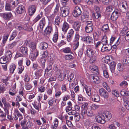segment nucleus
Wrapping results in <instances>:
<instances>
[{"instance_id": "72a5a7b5", "label": "nucleus", "mask_w": 129, "mask_h": 129, "mask_svg": "<svg viewBox=\"0 0 129 129\" xmlns=\"http://www.w3.org/2000/svg\"><path fill=\"white\" fill-rule=\"evenodd\" d=\"M62 50L63 52L65 53H72L70 48L69 47H67L62 49Z\"/></svg>"}, {"instance_id": "4c0bfd02", "label": "nucleus", "mask_w": 129, "mask_h": 129, "mask_svg": "<svg viewBox=\"0 0 129 129\" xmlns=\"http://www.w3.org/2000/svg\"><path fill=\"white\" fill-rule=\"evenodd\" d=\"M93 26H86L85 28L86 32L87 33H90L93 30Z\"/></svg>"}, {"instance_id": "20e7f679", "label": "nucleus", "mask_w": 129, "mask_h": 129, "mask_svg": "<svg viewBox=\"0 0 129 129\" xmlns=\"http://www.w3.org/2000/svg\"><path fill=\"white\" fill-rule=\"evenodd\" d=\"M102 116L103 118H104L105 122L109 121L112 118L111 113L109 111H106L102 113Z\"/></svg>"}, {"instance_id": "7ed1b4c3", "label": "nucleus", "mask_w": 129, "mask_h": 129, "mask_svg": "<svg viewBox=\"0 0 129 129\" xmlns=\"http://www.w3.org/2000/svg\"><path fill=\"white\" fill-rule=\"evenodd\" d=\"M81 114L83 117H85L86 115L87 116L91 117L94 115V114L92 110L90 108L88 109L81 113Z\"/></svg>"}, {"instance_id": "a18cd8bd", "label": "nucleus", "mask_w": 129, "mask_h": 129, "mask_svg": "<svg viewBox=\"0 0 129 129\" xmlns=\"http://www.w3.org/2000/svg\"><path fill=\"white\" fill-rule=\"evenodd\" d=\"M120 94L122 96H127L129 94V92L124 89H123L120 91Z\"/></svg>"}, {"instance_id": "473e14b6", "label": "nucleus", "mask_w": 129, "mask_h": 129, "mask_svg": "<svg viewBox=\"0 0 129 129\" xmlns=\"http://www.w3.org/2000/svg\"><path fill=\"white\" fill-rule=\"evenodd\" d=\"M10 60L5 56L2 57L0 59V63L1 64L6 63L8 61Z\"/></svg>"}, {"instance_id": "8fccbe9b", "label": "nucleus", "mask_w": 129, "mask_h": 129, "mask_svg": "<svg viewBox=\"0 0 129 129\" xmlns=\"http://www.w3.org/2000/svg\"><path fill=\"white\" fill-rule=\"evenodd\" d=\"M46 60V59L45 58L42 57L40 60L41 66L43 68L45 67Z\"/></svg>"}, {"instance_id": "864d4df0", "label": "nucleus", "mask_w": 129, "mask_h": 129, "mask_svg": "<svg viewBox=\"0 0 129 129\" xmlns=\"http://www.w3.org/2000/svg\"><path fill=\"white\" fill-rule=\"evenodd\" d=\"M120 42V38H119L117 40V41L116 42L115 44L114 45L112 46V47L113 48L115 49H117V46H118Z\"/></svg>"}, {"instance_id": "58836bf2", "label": "nucleus", "mask_w": 129, "mask_h": 129, "mask_svg": "<svg viewBox=\"0 0 129 129\" xmlns=\"http://www.w3.org/2000/svg\"><path fill=\"white\" fill-rule=\"evenodd\" d=\"M66 76L65 73H63L59 76H57V79L59 81H62L64 79Z\"/></svg>"}, {"instance_id": "2f4dec72", "label": "nucleus", "mask_w": 129, "mask_h": 129, "mask_svg": "<svg viewBox=\"0 0 129 129\" xmlns=\"http://www.w3.org/2000/svg\"><path fill=\"white\" fill-rule=\"evenodd\" d=\"M5 10L7 11H11L12 10L14 9L9 4V2H6L5 7Z\"/></svg>"}, {"instance_id": "6e6552de", "label": "nucleus", "mask_w": 129, "mask_h": 129, "mask_svg": "<svg viewBox=\"0 0 129 129\" xmlns=\"http://www.w3.org/2000/svg\"><path fill=\"white\" fill-rule=\"evenodd\" d=\"M80 8L78 6H76L73 11V15L74 17H77L80 16L81 13Z\"/></svg>"}, {"instance_id": "f704fd0d", "label": "nucleus", "mask_w": 129, "mask_h": 129, "mask_svg": "<svg viewBox=\"0 0 129 129\" xmlns=\"http://www.w3.org/2000/svg\"><path fill=\"white\" fill-rule=\"evenodd\" d=\"M60 17L58 14L55 18L54 23L55 24L58 25L60 23Z\"/></svg>"}, {"instance_id": "69168bd1", "label": "nucleus", "mask_w": 129, "mask_h": 129, "mask_svg": "<svg viewBox=\"0 0 129 129\" xmlns=\"http://www.w3.org/2000/svg\"><path fill=\"white\" fill-rule=\"evenodd\" d=\"M39 92L42 93L44 92L45 90V87L43 85L41 86L40 87H38Z\"/></svg>"}, {"instance_id": "2eb2a0df", "label": "nucleus", "mask_w": 129, "mask_h": 129, "mask_svg": "<svg viewBox=\"0 0 129 129\" xmlns=\"http://www.w3.org/2000/svg\"><path fill=\"white\" fill-rule=\"evenodd\" d=\"M127 4L126 2L124 1L122 2V3L120 5L122 6L121 11L122 12L125 13L128 10V7Z\"/></svg>"}, {"instance_id": "0e129e2a", "label": "nucleus", "mask_w": 129, "mask_h": 129, "mask_svg": "<svg viewBox=\"0 0 129 129\" xmlns=\"http://www.w3.org/2000/svg\"><path fill=\"white\" fill-rule=\"evenodd\" d=\"M24 80L25 82H28L30 80V78L29 76L27 74L25 75L24 76Z\"/></svg>"}, {"instance_id": "de8ad7c7", "label": "nucleus", "mask_w": 129, "mask_h": 129, "mask_svg": "<svg viewBox=\"0 0 129 129\" xmlns=\"http://www.w3.org/2000/svg\"><path fill=\"white\" fill-rule=\"evenodd\" d=\"M119 86L122 87L126 88L128 86L127 82L126 81L123 80L120 84Z\"/></svg>"}, {"instance_id": "a19ab883", "label": "nucleus", "mask_w": 129, "mask_h": 129, "mask_svg": "<svg viewBox=\"0 0 129 129\" xmlns=\"http://www.w3.org/2000/svg\"><path fill=\"white\" fill-rule=\"evenodd\" d=\"M58 32L57 31L55 32L53 35V40L54 43H56L57 42L58 39Z\"/></svg>"}, {"instance_id": "a211bd4d", "label": "nucleus", "mask_w": 129, "mask_h": 129, "mask_svg": "<svg viewBox=\"0 0 129 129\" xmlns=\"http://www.w3.org/2000/svg\"><path fill=\"white\" fill-rule=\"evenodd\" d=\"M9 3L12 8L14 9L18 4V0H10Z\"/></svg>"}, {"instance_id": "6ab92c4d", "label": "nucleus", "mask_w": 129, "mask_h": 129, "mask_svg": "<svg viewBox=\"0 0 129 129\" xmlns=\"http://www.w3.org/2000/svg\"><path fill=\"white\" fill-rule=\"evenodd\" d=\"M80 26L81 23L79 22L76 21L74 22L73 27L76 31H79Z\"/></svg>"}, {"instance_id": "4be33fe9", "label": "nucleus", "mask_w": 129, "mask_h": 129, "mask_svg": "<svg viewBox=\"0 0 129 129\" xmlns=\"http://www.w3.org/2000/svg\"><path fill=\"white\" fill-rule=\"evenodd\" d=\"M92 101H93L98 102L100 101V96L97 94H95L91 97Z\"/></svg>"}, {"instance_id": "c9c22d12", "label": "nucleus", "mask_w": 129, "mask_h": 129, "mask_svg": "<svg viewBox=\"0 0 129 129\" xmlns=\"http://www.w3.org/2000/svg\"><path fill=\"white\" fill-rule=\"evenodd\" d=\"M101 30L104 32L108 31H109V29L108 24H106L103 25L101 28Z\"/></svg>"}, {"instance_id": "f8f14e48", "label": "nucleus", "mask_w": 129, "mask_h": 129, "mask_svg": "<svg viewBox=\"0 0 129 129\" xmlns=\"http://www.w3.org/2000/svg\"><path fill=\"white\" fill-rule=\"evenodd\" d=\"M119 15L118 10L117 9H115L111 15V19L113 21L116 20L118 17Z\"/></svg>"}, {"instance_id": "cd10ccee", "label": "nucleus", "mask_w": 129, "mask_h": 129, "mask_svg": "<svg viewBox=\"0 0 129 129\" xmlns=\"http://www.w3.org/2000/svg\"><path fill=\"white\" fill-rule=\"evenodd\" d=\"M84 41H86V43L88 44H90L93 42V40L92 38L89 36H87L83 38Z\"/></svg>"}, {"instance_id": "aec40b11", "label": "nucleus", "mask_w": 129, "mask_h": 129, "mask_svg": "<svg viewBox=\"0 0 129 129\" xmlns=\"http://www.w3.org/2000/svg\"><path fill=\"white\" fill-rule=\"evenodd\" d=\"M102 116V114H101L100 116H97L96 117V121L98 122L103 124L105 122V120H104V118H103Z\"/></svg>"}, {"instance_id": "37998d69", "label": "nucleus", "mask_w": 129, "mask_h": 129, "mask_svg": "<svg viewBox=\"0 0 129 129\" xmlns=\"http://www.w3.org/2000/svg\"><path fill=\"white\" fill-rule=\"evenodd\" d=\"M6 86L4 85V84L2 83L0 85V93H3L6 90Z\"/></svg>"}, {"instance_id": "c85d7f7f", "label": "nucleus", "mask_w": 129, "mask_h": 129, "mask_svg": "<svg viewBox=\"0 0 129 129\" xmlns=\"http://www.w3.org/2000/svg\"><path fill=\"white\" fill-rule=\"evenodd\" d=\"M86 53L88 57H91L94 55V52L92 49L88 48L87 50Z\"/></svg>"}, {"instance_id": "e2e57ef3", "label": "nucleus", "mask_w": 129, "mask_h": 129, "mask_svg": "<svg viewBox=\"0 0 129 129\" xmlns=\"http://www.w3.org/2000/svg\"><path fill=\"white\" fill-rule=\"evenodd\" d=\"M26 121L25 120H22L20 124L21 126L22 127V129H26L27 128L26 127H25V125L26 122Z\"/></svg>"}, {"instance_id": "39448f33", "label": "nucleus", "mask_w": 129, "mask_h": 129, "mask_svg": "<svg viewBox=\"0 0 129 129\" xmlns=\"http://www.w3.org/2000/svg\"><path fill=\"white\" fill-rule=\"evenodd\" d=\"M46 24L45 17L42 18L40 21L38 26V28L40 30L42 31Z\"/></svg>"}, {"instance_id": "f3484780", "label": "nucleus", "mask_w": 129, "mask_h": 129, "mask_svg": "<svg viewBox=\"0 0 129 129\" xmlns=\"http://www.w3.org/2000/svg\"><path fill=\"white\" fill-rule=\"evenodd\" d=\"M83 87L87 94L89 96H90L91 94V87L85 85Z\"/></svg>"}, {"instance_id": "bf43d9fd", "label": "nucleus", "mask_w": 129, "mask_h": 129, "mask_svg": "<svg viewBox=\"0 0 129 129\" xmlns=\"http://www.w3.org/2000/svg\"><path fill=\"white\" fill-rule=\"evenodd\" d=\"M128 32H129L128 31V28L126 27H124L121 31V33L124 35H125Z\"/></svg>"}, {"instance_id": "ea45409f", "label": "nucleus", "mask_w": 129, "mask_h": 129, "mask_svg": "<svg viewBox=\"0 0 129 129\" xmlns=\"http://www.w3.org/2000/svg\"><path fill=\"white\" fill-rule=\"evenodd\" d=\"M23 29L24 30L28 31H31L33 30L32 27L29 26L28 24H26L24 25Z\"/></svg>"}, {"instance_id": "b1692460", "label": "nucleus", "mask_w": 129, "mask_h": 129, "mask_svg": "<svg viewBox=\"0 0 129 129\" xmlns=\"http://www.w3.org/2000/svg\"><path fill=\"white\" fill-rule=\"evenodd\" d=\"M16 68V65L13 63L10 66L9 69L11 74H12L13 73Z\"/></svg>"}, {"instance_id": "4d7b16f0", "label": "nucleus", "mask_w": 129, "mask_h": 129, "mask_svg": "<svg viewBox=\"0 0 129 129\" xmlns=\"http://www.w3.org/2000/svg\"><path fill=\"white\" fill-rule=\"evenodd\" d=\"M73 45L74 46L73 50L75 51V52L76 53L75 51L78 48L79 45V42H73Z\"/></svg>"}, {"instance_id": "49530a36", "label": "nucleus", "mask_w": 129, "mask_h": 129, "mask_svg": "<svg viewBox=\"0 0 129 129\" xmlns=\"http://www.w3.org/2000/svg\"><path fill=\"white\" fill-rule=\"evenodd\" d=\"M25 89L27 90H30L32 88V85L30 83H25L24 84Z\"/></svg>"}, {"instance_id": "9d476101", "label": "nucleus", "mask_w": 129, "mask_h": 129, "mask_svg": "<svg viewBox=\"0 0 129 129\" xmlns=\"http://www.w3.org/2000/svg\"><path fill=\"white\" fill-rule=\"evenodd\" d=\"M25 9L24 7L22 5H18L16 8V11L19 14H21L24 13Z\"/></svg>"}, {"instance_id": "13d9d810", "label": "nucleus", "mask_w": 129, "mask_h": 129, "mask_svg": "<svg viewBox=\"0 0 129 129\" xmlns=\"http://www.w3.org/2000/svg\"><path fill=\"white\" fill-rule=\"evenodd\" d=\"M117 68L118 70L119 71H122L124 69L123 66L120 63L118 64Z\"/></svg>"}, {"instance_id": "412c9836", "label": "nucleus", "mask_w": 129, "mask_h": 129, "mask_svg": "<svg viewBox=\"0 0 129 129\" xmlns=\"http://www.w3.org/2000/svg\"><path fill=\"white\" fill-rule=\"evenodd\" d=\"M116 64L114 62H112L110 63V68L112 73H114L115 75H117L118 74L117 73H115V69L116 66Z\"/></svg>"}, {"instance_id": "f03ea898", "label": "nucleus", "mask_w": 129, "mask_h": 129, "mask_svg": "<svg viewBox=\"0 0 129 129\" xmlns=\"http://www.w3.org/2000/svg\"><path fill=\"white\" fill-rule=\"evenodd\" d=\"M70 8L68 6L62 7L60 8V12L62 17L68 16L69 13Z\"/></svg>"}, {"instance_id": "a878e982", "label": "nucleus", "mask_w": 129, "mask_h": 129, "mask_svg": "<svg viewBox=\"0 0 129 129\" xmlns=\"http://www.w3.org/2000/svg\"><path fill=\"white\" fill-rule=\"evenodd\" d=\"M43 16L42 12H40V14L38 15L33 20V22L35 23L38 22L43 17Z\"/></svg>"}, {"instance_id": "680f3d73", "label": "nucleus", "mask_w": 129, "mask_h": 129, "mask_svg": "<svg viewBox=\"0 0 129 129\" xmlns=\"http://www.w3.org/2000/svg\"><path fill=\"white\" fill-rule=\"evenodd\" d=\"M89 14L88 13L86 12V13L84 14V15L81 16V18L82 19V20L84 19L87 20L89 18Z\"/></svg>"}, {"instance_id": "ddd939ff", "label": "nucleus", "mask_w": 129, "mask_h": 129, "mask_svg": "<svg viewBox=\"0 0 129 129\" xmlns=\"http://www.w3.org/2000/svg\"><path fill=\"white\" fill-rule=\"evenodd\" d=\"M37 9L36 5H31L29 6L28 8V12L30 16H32L35 12Z\"/></svg>"}, {"instance_id": "dca6fc26", "label": "nucleus", "mask_w": 129, "mask_h": 129, "mask_svg": "<svg viewBox=\"0 0 129 129\" xmlns=\"http://www.w3.org/2000/svg\"><path fill=\"white\" fill-rule=\"evenodd\" d=\"M69 25L66 22H64L62 25V31L64 33H67L69 27Z\"/></svg>"}, {"instance_id": "393cba45", "label": "nucleus", "mask_w": 129, "mask_h": 129, "mask_svg": "<svg viewBox=\"0 0 129 129\" xmlns=\"http://www.w3.org/2000/svg\"><path fill=\"white\" fill-rule=\"evenodd\" d=\"M91 69V71L93 73L96 74H99V70L97 66H92L90 67Z\"/></svg>"}, {"instance_id": "1a4fd4ad", "label": "nucleus", "mask_w": 129, "mask_h": 129, "mask_svg": "<svg viewBox=\"0 0 129 129\" xmlns=\"http://www.w3.org/2000/svg\"><path fill=\"white\" fill-rule=\"evenodd\" d=\"M19 51L23 55L27 56L28 55V48L25 45H22L19 48Z\"/></svg>"}, {"instance_id": "338daca9", "label": "nucleus", "mask_w": 129, "mask_h": 129, "mask_svg": "<svg viewBox=\"0 0 129 129\" xmlns=\"http://www.w3.org/2000/svg\"><path fill=\"white\" fill-rule=\"evenodd\" d=\"M61 89L62 92H64L67 90V86L66 84H62L61 86Z\"/></svg>"}, {"instance_id": "423d86ee", "label": "nucleus", "mask_w": 129, "mask_h": 129, "mask_svg": "<svg viewBox=\"0 0 129 129\" xmlns=\"http://www.w3.org/2000/svg\"><path fill=\"white\" fill-rule=\"evenodd\" d=\"M99 94L101 96L104 98L107 99L109 97V93L105 89L103 88H101L99 89Z\"/></svg>"}, {"instance_id": "0eeeda50", "label": "nucleus", "mask_w": 129, "mask_h": 129, "mask_svg": "<svg viewBox=\"0 0 129 129\" xmlns=\"http://www.w3.org/2000/svg\"><path fill=\"white\" fill-rule=\"evenodd\" d=\"M89 78L90 81L95 84H98L100 82V78L98 76L96 75H90L89 76Z\"/></svg>"}, {"instance_id": "9b49d317", "label": "nucleus", "mask_w": 129, "mask_h": 129, "mask_svg": "<svg viewBox=\"0 0 129 129\" xmlns=\"http://www.w3.org/2000/svg\"><path fill=\"white\" fill-rule=\"evenodd\" d=\"M53 31V29L52 25H48L44 30V34L47 35H50Z\"/></svg>"}, {"instance_id": "09e8293b", "label": "nucleus", "mask_w": 129, "mask_h": 129, "mask_svg": "<svg viewBox=\"0 0 129 129\" xmlns=\"http://www.w3.org/2000/svg\"><path fill=\"white\" fill-rule=\"evenodd\" d=\"M100 105L94 104H92L90 106L91 109L92 110H95L97 109L100 108Z\"/></svg>"}, {"instance_id": "7c9ffc66", "label": "nucleus", "mask_w": 129, "mask_h": 129, "mask_svg": "<svg viewBox=\"0 0 129 129\" xmlns=\"http://www.w3.org/2000/svg\"><path fill=\"white\" fill-rule=\"evenodd\" d=\"M107 37L106 35L102 37L101 41L103 45H107L108 44Z\"/></svg>"}, {"instance_id": "6e6d98bb", "label": "nucleus", "mask_w": 129, "mask_h": 129, "mask_svg": "<svg viewBox=\"0 0 129 129\" xmlns=\"http://www.w3.org/2000/svg\"><path fill=\"white\" fill-rule=\"evenodd\" d=\"M17 42L14 41L11 44H9L8 47L9 49H11L13 48L16 45Z\"/></svg>"}, {"instance_id": "603ef678", "label": "nucleus", "mask_w": 129, "mask_h": 129, "mask_svg": "<svg viewBox=\"0 0 129 129\" xmlns=\"http://www.w3.org/2000/svg\"><path fill=\"white\" fill-rule=\"evenodd\" d=\"M17 34V31H14L12 33V35L11 36L10 38V40H13L16 36Z\"/></svg>"}, {"instance_id": "e433bc0d", "label": "nucleus", "mask_w": 129, "mask_h": 129, "mask_svg": "<svg viewBox=\"0 0 129 129\" xmlns=\"http://www.w3.org/2000/svg\"><path fill=\"white\" fill-rule=\"evenodd\" d=\"M42 69H40L35 73V74L36 76V79H39L42 76Z\"/></svg>"}, {"instance_id": "052dcab7", "label": "nucleus", "mask_w": 129, "mask_h": 129, "mask_svg": "<svg viewBox=\"0 0 129 129\" xmlns=\"http://www.w3.org/2000/svg\"><path fill=\"white\" fill-rule=\"evenodd\" d=\"M83 49L82 48H81L79 49L77 52L78 56L81 57L83 54Z\"/></svg>"}, {"instance_id": "4468645a", "label": "nucleus", "mask_w": 129, "mask_h": 129, "mask_svg": "<svg viewBox=\"0 0 129 129\" xmlns=\"http://www.w3.org/2000/svg\"><path fill=\"white\" fill-rule=\"evenodd\" d=\"M13 16L11 12L3 13L2 14V17L5 20H9L11 17Z\"/></svg>"}, {"instance_id": "f257e3e1", "label": "nucleus", "mask_w": 129, "mask_h": 129, "mask_svg": "<svg viewBox=\"0 0 129 129\" xmlns=\"http://www.w3.org/2000/svg\"><path fill=\"white\" fill-rule=\"evenodd\" d=\"M26 43L27 45L28 44L32 49V51L31 50L30 57L31 59L33 60L36 59L39 54L38 51L36 49V43L34 42H31L30 40H29L27 41Z\"/></svg>"}, {"instance_id": "774afa93", "label": "nucleus", "mask_w": 129, "mask_h": 129, "mask_svg": "<svg viewBox=\"0 0 129 129\" xmlns=\"http://www.w3.org/2000/svg\"><path fill=\"white\" fill-rule=\"evenodd\" d=\"M124 105L126 109L129 110V101L126 100L124 102Z\"/></svg>"}, {"instance_id": "c756f323", "label": "nucleus", "mask_w": 129, "mask_h": 129, "mask_svg": "<svg viewBox=\"0 0 129 129\" xmlns=\"http://www.w3.org/2000/svg\"><path fill=\"white\" fill-rule=\"evenodd\" d=\"M88 103L87 102H85L82 105L81 107V113L84 111L85 112V110L89 108H88Z\"/></svg>"}, {"instance_id": "3c124183", "label": "nucleus", "mask_w": 129, "mask_h": 129, "mask_svg": "<svg viewBox=\"0 0 129 129\" xmlns=\"http://www.w3.org/2000/svg\"><path fill=\"white\" fill-rule=\"evenodd\" d=\"M9 36V35L6 34L3 37L2 42L4 44H5L7 41Z\"/></svg>"}, {"instance_id": "79ce46f5", "label": "nucleus", "mask_w": 129, "mask_h": 129, "mask_svg": "<svg viewBox=\"0 0 129 129\" xmlns=\"http://www.w3.org/2000/svg\"><path fill=\"white\" fill-rule=\"evenodd\" d=\"M10 60L11 59V57L12 56L11 52L10 50H8L6 51L5 53V55Z\"/></svg>"}, {"instance_id": "c03bdc74", "label": "nucleus", "mask_w": 129, "mask_h": 129, "mask_svg": "<svg viewBox=\"0 0 129 129\" xmlns=\"http://www.w3.org/2000/svg\"><path fill=\"white\" fill-rule=\"evenodd\" d=\"M102 85L103 87L106 89L108 92L111 91V89L106 82H104L102 83Z\"/></svg>"}, {"instance_id": "bb28decb", "label": "nucleus", "mask_w": 129, "mask_h": 129, "mask_svg": "<svg viewBox=\"0 0 129 129\" xmlns=\"http://www.w3.org/2000/svg\"><path fill=\"white\" fill-rule=\"evenodd\" d=\"M39 47L41 50H45L48 48V45L47 43L44 42L40 43V44Z\"/></svg>"}, {"instance_id": "5701e85b", "label": "nucleus", "mask_w": 129, "mask_h": 129, "mask_svg": "<svg viewBox=\"0 0 129 129\" xmlns=\"http://www.w3.org/2000/svg\"><path fill=\"white\" fill-rule=\"evenodd\" d=\"M102 68L104 76L106 78H108L109 75L107 72V69L105 64L102 65Z\"/></svg>"}, {"instance_id": "5fc2aeb1", "label": "nucleus", "mask_w": 129, "mask_h": 129, "mask_svg": "<svg viewBox=\"0 0 129 129\" xmlns=\"http://www.w3.org/2000/svg\"><path fill=\"white\" fill-rule=\"evenodd\" d=\"M123 63L126 64L129 63V57L128 56L124 57L123 59Z\"/></svg>"}]
</instances>
